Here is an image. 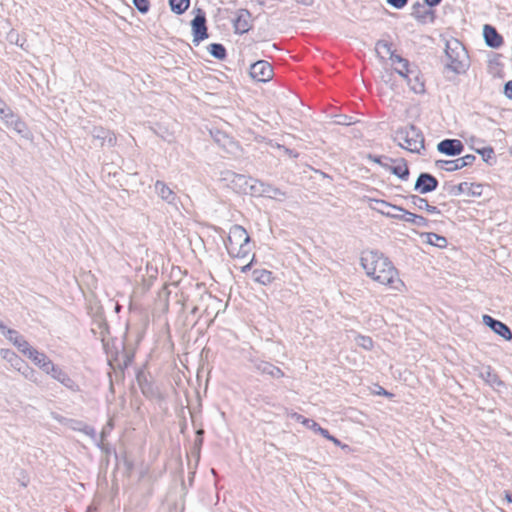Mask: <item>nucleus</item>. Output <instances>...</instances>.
Masks as SVG:
<instances>
[{
    "mask_svg": "<svg viewBox=\"0 0 512 512\" xmlns=\"http://www.w3.org/2000/svg\"><path fill=\"white\" fill-rule=\"evenodd\" d=\"M291 417L296 420L297 422L303 424V421H307L308 418H305L304 416H302L301 414H298V413H293L291 415Z\"/></svg>",
    "mask_w": 512,
    "mask_h": 512,
    "instance_id": "47",
    "label": "nucleus"
},
{
    "mask_svg": "<svg viewBox=\"0 0 512 512\" xmlns=\"http://www.w3.org/2000/svg\"><path fill=\"white\" fill-rule=\"evenodd\" d=\"M193 43L198 45L201 41L208 38L206 17L205 14L199 10L198 14L191 21Z\"/></svg>",
    "mask_w": 512,
    "mask_h": 512,
    "instance_id": "13",
    "label": "nucleus"
},
{
    "mask_svg": "<svg viewBox=\"0 0 512 512\" xmlns=\"http://www.w3.org/2000/svg\"><path fill=\"white\" fill-rule=\"evenodd\" d=\"M394 140L398 145L412 153L424 150V136L414 125L398 128L394 133Z\"/></svg>",
    "mask_w": 512,
    "mask_h": 512,
    "instance_id": "4",
    "label": "nucleus"
},
{
    "mask_svg": "<svg viewBox=\"0 0 512 512\" xmlns=\"http://www.w3.org/2000/svg\"><path fill=\"white\" fill-rule=\"evenodd\" d=\"M422 237H424L425 242L430 245H433V246H436L439 248H444L447 246V239L443 236L436 234V233H432V232L424 233V234H422Z\"/></svg>",
    "mask_w": 512,
    "mask_h": 512,
    "instance_id": "30",
    "label": "nucleus"
},
{
    "mask_svg": "<svg viewBox=\"0 0 512 512\" xmlns=\"http://www.w3.org/2000/svg\"><path fill=\"white\" fill-rule=\"evenodd\" d=\"M18 372L21 373L22 376L27 380L33 383H38L36 371L32 367H30L26 362L23 364V366H21V369L18 370Z\"/></svg>",
    "mask_w": 512,
    "mask_h": 512,
    "instance_id": "35",
    "label": "nucleus"
},
{
    "mask_svg": "<svg viewBox=\"0 0 512 512\" xmlns=\"http://www.w3.org/2000/svg\"><path fill=\"white\" fill-rule=\"evenodd\" d=\"M504 93L509 98L512 99V80L508 81L504 86Z\"/></svg>",
    "mask_w": 512,
    "mask_h": 512,
    "instance_id": "45",
    "label": "nucleus"
},
{
    "mask_svg": "<svg viewBox=\"0 0 512 512\" xmlns=\"http://www.w3.org/2000/svg\"><path fill=\"white\" fill-rule=\"evenodd\" d=\"M388 170L402 180H407L409 169L405 161L401 160L398 164L389 166Z\"/></svg>",
    "mask_w": 512,
    "mask_h": 512,
    "instance_id": "31",
    "label": "nucleus"
},
{
    "mask_svg": "<svg viewBox=\"0 0 512 512\" xmlns=\"http://www.w3.org/2000/svg\"><path fill=\"white\" fill-rule=\"evenodd\" d=\"M209 52L215 58L222 60L226 57V49L222 44L213 43L209 46Z\"/></svg>",
    "mask_w": 512,
    "mask_h": 512,
    "instance_id": "37",
    "label": "nucleus"
},
{
    "mask_svg": "<svg viewBox=\"0 0 512 512\" xmlns=\"http://www.w3.org/2000/svg\"><path fill=\"white\" fill-rule=\"evenodd\" d=\"M89 134L99 147H104L105 145L113 147L116 145L117 137L115 133L104 127L95 126L89 131Z\"/></svg>",
    "mask_w": 512,
    "mask_h": 512,
    "instance_id": "10",
    "label": "nucleus"
},
{
    "mask_svg": "<svg viewBox=\"0 0 512 512\" xmlns=\"http://www.w3.org/2000/svg\"><path fill=\"white\" fill-rule=\"evenodd\" d=\"M254 368L259 373L269 375L272 378H281L284 376V372L279 367L266 361L255 362Z\"/></svg>",
    "mask_w": 512,
    "mask_h": 512,
    "instance_id": "20",
    "label": "nucleus"
},
{
    "mask_svg": "<svg viewBox=\"0 0 512 512\" xmlns=\"http://www.w3.org/2000/svg\"><path fill=\"white\" fill-rule=\"evenodd\" d=\"M469 66L470 60L465 47L457 40L447 42L446 67L456 74H463Z\"/></svg>",
    "mask_w": 512,
    "mask_h": 512,
    "instance_id": "2",
    "label": "nucleus"
},
{
    "mask_svg": "<svg viewBox=\"0 0 512 512\" xmlns=\"http://www.w3.org/2000/svg\"><path fill=\"white\" fill-rule=\"evenodd\" d=\"M250 17L251 15L248 10H240L234 21L235 30L241 34L247 32L251 27Z\"/></svg>",
    "mask_w": 512,
    "mask_h": 512,
    "instance_id": "21",
    "label": "nucleus"
},
{
    "mask_svg": "<svg viewBox=\"0 0 512 512\" xmlns=\"http://www.w3.org/2000/svg\"><path fill=\"white\" fill-rule=\"evenodd\" d=\"M441 1L442 0H424V2L430 7L438 5Z\"/></svg>",
    "mask_w": 512,
    "mask_h": 512,
    "instance_id": "49",
    "label": "nucleus"
},
{
    "mask_svg": "<svg viewBox=\"0 0 512 512\" xmlns=\"http://www.w3.org/2000/svg\"><path fill=\"white\" fill-rule=\"evenodd\" d=\"M0 118L6 123V125L19 134L26 132L27 128L23 121L19 119L17 115L0 99Z\"/></svg>",
    "mask_w": 512,
    "mask_h": 512,
    "instance_id": "8",
    "label": "nucleus"
},
{
    "mask_svg": "<svg viewBox=\"0 0 512 512\" xmlns=\"http://www.w3.org/2000/svg\"><path fill=\"white\" fill-rule=\"evenodd\" d=\"M411 202L414 205V207L422 210L425 209L428 213L431 214H439L440 211L436 206H432L428 203V201L424 198H421L417 195L411 196Z\"/></svg>",
    "mask_w": 512,
    "mask_h": 512,
    "instance_id": "26",
    "label": "nucleus"
},
{
    "mask_svg": "<svg viewBox=\"0 0 512 512\" xmlns=\"http://www.w3.org/2000/svg\"><path fill=\"white\" fill-rule=\"evenodd\" d=\"M5 337L17 348L25 339L18 331L10 329L6 331Z\"/></svg>",
    "mask_w": 512,
    "mask_h": 512,
    "instance_id": "38",
    "label": "nucleus"
},
{
    "mask_svg": "<svg viewBox=\"0 0 512 512\" xmlns=\"http://www.w3.org/2000/svg\"><path fill=\"white\" fill-rule=\"evenodd\" d=\"M169 4L174 13L181 15L189 8L190 0H169Z\"/></svg>",
    "mask_w": 512,
    "mask_h": 512,
    "instance_id": "34",
    "label": "nucleus"
},
{
    "mask_svg": "<svg viewBox=\"0 0 512 512\" xmlns=\"http://www.w3.org/2000/svg\"><path fill=\"white\" fill-rule=\"evenodd\" d=\"M392 65L394 66V70L403 77L407 83L410 85L411 76L417 78V70L415 68L410 67V63L407 59L403 58L400 55L392 56Z\"/></svg>",
    "mask_w": 512,
    "mask_h": 512,
    "instance_id": "15",
    "label": "nucleus"
},
{
    "mask_svg": "<svg viewBox=\"0 0 512 512\" xmlns=\"http://www.w3.org/2000/svg\"><path fill=\"white\" fill-rule=\"evenodd\" d=\"M379 205H380V207H379V208H375L378 212H379V209H383V210H385V211H387V212L393 213V212H392V210H393L392 208H387V207H385V206H382L381 204H379Z\"/></svg>",
    "mask_w": 512,
    "mask_h": 512,
    "instance_id": "52",
    "label": "nucleus"
},
{
    "mask_svg": "<svg viewBox=\"0 0 512 512\" xmlns=\"http://www.w3.org/2000/svg\"><path fill=\"white\" fill-rule=\"evenodd\" d=\"M437 166L446 171L452 172L463 168V163L460 159L456 160H439L436 162Z\"/></svg>",
    "mask_w": 512,
    "mask_h": 512,
    "instance_id": "32",
    "label": "nucleus"
},
{
    "mask_svg": "<svg viewBox=\"0 0 512 512\" xmlns=\"http://www.w3.org/2000/svg\"><path fill=\"white\" fill-rule=\"evenodd\" d=\"M250 266H251V263H249V264L245 265V266L242 268V271H243V272L247 271V270L250 268Z\"/></svg>",
    "mask_w": 512,
    "mask_h": 512,
    "instance_id": "56",
    "label": "nucleus"
},
{
    "mask_svg": "<svg viewBox=\"0 0 512 512\" xmlns=\"http://www.w3.org/2000/svg\"><path fill=\"white\" fill-rule=\"evenodd\" d=\"M135 7L141 13H147L150 8L149 0H133Z\"/></svg>",
    "mask_w": 512,
    "mask_h": 512,
    "instance_id": "41",
    "label": "nucleus"
},
{
    "mask_svg": "<svg viewBox=\"0 0 512 512\" xmlns=\"http://www.w3.org/2000/svg\"><path fill=\"white\" fill-rule=\"evenodd\" d=\"M483 322L487 326H489L496 334L500 335L505 340L512 339V332H511L510 328L506 324L502 323L501 321H498L489 315H484Z\"/></svg>",
    "mask_w": 512,
    "mask_h": 512,
    "instance_id": "18",
    "label": "nucleus"
},
{
    "mask_svg": "<svg viewBox=\"0 0 512 512\" xmlns=\"http://www.w3.org/2000/svg\"><path fill=\"white\" fill-rule=\"evenodd\" d=\"M53 418L57 420L60 423H63L65 425H68L73 430L82 431L86 435H89L91 437H95V430L91 426H88L82 422L72 420V419H66L60 415H53Z\"/></svg>",
    "mask_w": 512,
    "mask_h": 512,
    "instance_id": "19",
    "label": "nucleus"
},
{
    "mask_svg": "<svg viewBox=\"0 0 512 512\" xmlns=\"http://www.w3.org/2000/svg\"><path fill=\"white\" fill-rule=\"evenodd\" d=\"M28 359H30L42 371L49 368V365L52 362L45 353L40 352L37 349H35L32 354L30 353V357Z\"/></svg>",
    "mask_w": 512,
    "mask_h": 512,
    "instance_id": "24",
    "label": "nucleus"
},
{
    "mask_svg": "<svg viewBox=\"0 0 512 512\" xmlns=\"http://www.w3.org/2000/svg\"><path fill=\"white\" fill-rule=\"evenodd\" d=\"M411 88L415 91V92H420L423 90V86L420 85V89H418L416 86H411Z\"/></svg>",
    "mask_w": 512,
    "mask_h": 512,
    "instance_id": "54",
    "label": "nucleus"
},
{
    "mask_svg": "<svg viewBox=\"0 0 512 512\" xmlns=\"http://www.w3.org/2000/svg\"><path fill=\"white\" fill-rule=\"evenodd\" d=\"M296 2L308 6L312 4L313 0H296Z\"/></svg>",
    "mask_w": 512,
    "mask_h": 512,
    "instance_id": "51",
    "label": "nucleus"
},
{
    "mask_svg": "<svg viewBox=\"0 0 512 512\" xmlns=\"http://www.w3.org/2000/svg\"><path fill=\"white\" fill-rule=\"evenodd\" d=\"M412 15H413L415 18H418V19H424V16H420V15H418L416 11H414V12L412 13Z\"/></svg>",
    "mask_w": 512,
    "mask_h": 512,
    "instance_id": "55",
    "label": "nucleus"
},
{
    "mask_svg": "<svg viewBox=\"0 0 512 512\" xmlns=\"http://www.w3.org/2000/svg\"><path fill=\"white\" fill-rule=\"evenodd\" d=\"M467 186H468V183H466V182H463L460 184H447L445 186V189L450 195L459 196L465 191Z\"/></svg>",
    "mask_w": 512,
    "mask_h": 512,
    "instance_id": "36",
    "label": "nucleus"
},
{
    "mask_svg": "<svg viewBox=\"0 0 512 512\" xmlns=\"http://www.w3.org/2000/svg\"><path fill=\"white\" fill-rule=\"evenodd\" d=\"M1 357L6 360L10 366L15 370H20L21 366L25 363V361L20 358L14 351L10 349H2L0 351Z\"/></svg>",
    "mask_w": 512,
    "mask_h": 512,
    "instance_id": "23",
    "label": "nucleus"
},
{
    "mask_svg": "<svg viewBox=\"0 0 512 512\" xmlns=\"http://www.w3.org/2000/svg\"><path fill=\"white\" fill-rule=\"evenodd\" d=\"M252 275L254 281L262 285H268L274 280L272 272L265 269H255Z\"/></svg>",
    "mask_w": 512,
    "mask_h": 512,
    "instance_id": "29",
    "label": "nucleus"
},
{
    "mask_svg": "<svg viewBox=\"0 0 512 512\" xmlns=\"http://www.w3.org/2000/svg\"><path fill=\"white\" fill-rule=\"evenodd\" d=\"M270 199L283 201L286 198V192L282 191L281 189L269 184V183H263V196Z\"/></svg>",
    "mask_w": 512,
    "mask_h": 512,
    "instance_id": "25",
    "label": "nucleus"
},
{
    "mask_svg": "<svg viewBox=\"0 0 512 512\" xmlns=\"http://www.w3.org/2000/svg\"><path fill=\"white\" fill-rule=\"evenodd\" d=\"M388 4H390L392 7L396 8V9H401L403 8L408 0H386Z\"/></svg>",
    "mask_w": 512,
    "mask_h": 512,
    "instance_id": "42",
    "label": "nucleus"
},
{
    "mask_svg": "<svg viewBox=\"0 0 512 512\" xmlns=\"http://www.w3.org/2000/svg\"><path fill=\"white\" fill-rule=\"evenodd\" d=\"M481 377L492 387H500L503 386V381L500 380L498 375L492 371L490 367H486L484 371L481 372Z\"/></svg>",
    "mask_w": 512,
    "mask_h": 512,
    "instance_id": "28",
    "label": "nucleus"
},
{
    "mask_svg": "<svg viewBox=\"0 0 512 512\" xmlns=\"http://www.w3.org/2000/svg\"><path fill=\"white\" fill-rule=\"evenodd\" d=\"M437 149L443 154L456 156L462 153L464 145L458 139H445L438 143Z\"/></svg>",
    "mask_w": 512,
    "mask_h": 512,
    "instance_id": "17",
    "label": "nucleus"
},
{
    "mask_svg": "<svg viewBox=\"0 0 512 512\" xmlns=\"http://www.w3.org/2000/svg\"><path fill=\"white\" fill-rule=\"evenodd\" d=\"M361 266L366 275L375 282L385 285L391 290L402 292L405 288L398 270L393 263L378 251H366L361 257Z\"/></svg>",
    "mask_w": 512,
    "mask_h": 512,
    "instance_id": "1",
    "label": "nucleus"
},
{
    "mask_svg": "<svg viewBox=\"0 0 512 512\" xmlns=\"http://www.w3.org/2000/svg\"><path fill=\"white\" fill-rule=\"evenodd\" d=\"M484 38L486 44L492 48L500 47L503 42L502 37L498 34L496 29L490 25L484 26Z\"/></svg>",
    "mask_w": 512,
    "mask_h": 512,
    "instance_id": "22",
    "label": "nucleus"
},
{
    "mask_svg": "<svg viewBox=\"0 0 512 512\" xmlns=\"http://www.w3.org/2000/svg\"><path fill=\"white\" fill-rule=\"evenodd\" d=\"M43 372L60 382L68 389L72 391L79 390L78 385L69 377V375L53 362H51L49 368L45 369Z\"/></svg>",
    "mask_w": 512,
    "mask_h": 512,
    "instance_id": "12",
    "label": "nucleus"
},
{
    "mask_svg": "<svg viewBox=\"0 0 512 512\" xmlns=\"http://www.w3.org/2000/svg\"><path fill=\"white\" fill-rule=\"evenodd\" d=\"M250 237L247 231L240 225H233L225 242L228 254L231 257L244 258L250 252Z\"/></svg>",
    "mask_w": 512,
    "mask_h": 512,
    "instance_id": "3",
    "label": "nucleus"
},
{
    "mask_svg": "<svg viewBox=\"0 0 512 512\" xmlns=\"http://www.w3.org/2000/svg\"><path fill=\"white\" fill-rule=\"evenodd\" d=\"M438 186V180L429 173H421L415 183L414 189L420 194L434 191Z\"/></svg>",
    "mask_w": 512,
    "mask_h": 512,
    "instance_id": "16",
    "label": "nucleus"
},
{
    "mask_svg": "<svg viewBox=\"0 0 512 512\" xmlns=\"http://www.w3.org/2000/svg\"><path fill=\"white\" fill-rule=\"evenodd\" d=\"M303 425L308 429L313 430L315 433L317 432V428L320 426L317 422L312 419H307V421H303Z\"/></svg>",
    "mask_w": 512,
    "mask_h": 512,
    "instance_id": "44",
    "label": "nucleus"
},
{
    "mask_svg": "<svg viewBox=\"0 0 512 512\" xmlns=\"http://www.w3.org/2000/svg\"><path fill=\"white\" fill-rule=\"evenodd\" d=\"M373 201L376 204H381L382 206H385L387 208H392L394 211L398 212V213H390L383 209H379V213H381L382 215H384L386 217L397 219V220H402V221L411 223L417 227H428V220L421 215H417L412 212H409V211L405 210L404 208L397 206V205H393L391 203H388L385 200L375 199Z\"/></svg>",
    "mask_w": 512,
    "mask_h": 512,
    "instance_id": "5",
    "label": "nucleus"
},
{
    "mask_svg": "<svg viewBox=\"0 0 512 512\" xmlns=\"http://www.w3.org/2000/svg\"><path fill=\"white\" fill-rule=\"evenodd\" d=\"M329 441L333 442L335 445L337 446H340L342 449H345V448H348V445L346 444H342L340 442V440H338L337 438H335L334 436H331V438L329 439Z\"/></svg>",
    "mask_w": 512,
    "mask_h": 512,
    "instance_id": "48",
    "label": "nucleus"
},
{
    "mask_svg": "<svg viewBox=\"0 0 512 512\" xmlns=\"http://www.w3.org/2000/svg\"><path fill=\"white\" fill-rule=\"evenodd\" d=\"M505 499L508 503H512V495L509 492H505Z\"/></svg>",
    "mask_w": 512,
    "mask_h": 512,
    "instance_id": "53",
    "label": "nucleus"
},
{
    "mask_svg": "<svg viewBox=\"0 0 512 512\" xmlns=\"http://www.w3.org/2000/svg\"><path fill=\"white\" fill-rule=\"evenodd\" d=\"M9 330H10V328H7L4 325L3 321L0 319V331H1V333L5 336L6 333H7L6 331H9Z\"/></svg>",
    "mask_w": 512,
    "mask_h": 512,
    "instance_id": "50",
    "label": "nucleus"
},
{
    "mask_svg": "<svg viewBox=\"0 0 512 512\" xmlns=\"http://www.w3.org/2000/svg\"><path fill=\"white\" fill-rule=\"evenodd\" d=\"M252 177H248L242 174H237L231 170H224L220 174V180L225 182L237 193L245 194L248 190V185L251 182Z\"/></svg>",
    "mask_w": 512,
    "mask_h": 512,
    "instance_id": "6",
    "label": "nucleus"
},
{
    "mask_svg": "<svg viewBox=\"0 0 512 512\" xmlns=\"http://www.w3.org/2000/svg\"><path fill=\"white\" fill-rule=\"evenodd\" d=\"M0 118L6 123V125L19 134L26 132L27 128L23 121L19 119L17 115L0 99Z\"/></svg>",
    "mask_w": 512,
    "mask_h": 512,
    "instance_id": "9",
    "label": "nucleus"
},
{
    "mask_svg": "<svg viewBox=\"0 0 512 512\" xmlns=\"http://www.w3.org/2000/svg\"><path fill=\"white\" fill-rule=\"evenodd\" d=\"M316 433H319L320 435H322L327 440H329L331 438V436H332V435H330V433H329V431L327 429H324L321 426H319L317 428V432Z\"/></svg>",
    "mask_w": 512,
    "mask_h": 512,
    "instance_id": "46",
    "label": "nucleus"
},
{
    "mask_svg": "<svg viewBox=\"0 0 512 512\" xmlns=\"http://www.w3.org/2000/svg\"><path fill=\"white\" fill-rule=\"evenodd\" d=\"M250 76L256 81L268 82L273 77V68L269 62L259 60L251 65Z\"/></svg>",
    "mask_w": 512,
    "mask_h": 512,
    "instance_id": "11",
    "label": "nucleus"
},
{
    "mask_svg": "<svg viewBox=\"0 0 512 512\" xmlns=\"http://www.w3.org/2000/svg\"><path fill=\"white\" fill-rule=\"evenodd\" d=\"M154 191L161 200L178 210L179 197L164 181L157 180Z\"/></svg>",
    "mask_w": 512,
    "mask_h": 512,
    "instance_id": "14",
    "label": "nucleus"
},
{
    "mask_svg": "<svg viewBox=\"0 0 512 512\" xmlns=\"http://www.w3.org/2000/svg\"><path fill=\"white\" fill-rule=\"evenodd\" d=\"M17 349L19 350V352H21L24 356H26L27 358L30 357V353L32 354V352L35 350L34 347H32L27 341L26 339H24L22 341V343L19 345V347H17Z\"/></svg>",
    "mask_w": 512,
    "mask_h": 512,
    "instance_id": "40",
    "label": "nucleus"
},
{
    "mask_svg": "<svg viewBox=\"0 0 512 512\" xmlns=\"http://www.w3.org/2000/svg\"><path fill=\"white\" fill-rule=\"evenodd\" d=\"M263 181L251 178V182L248 185V190L245 194H249L254 197H262L263 196Z\"/></svg>",
    "mask_w": 512,
    "mask_h": 512,
    "instance_id": "33",
    "label": "nucleus"
},
{
    "mask_svg": "<svg viewBox=\"0 0 512 512\" xmlns=\"http://www.w3.org/2000/svg\"><path fill=\"white\" fill-rule=\"evenodd\" d=\"M0 118L6 123V125L19 134L26 132L27 128L23 121L19 119L17 115L0 99Z\"/></svg>",
    "mask_w": 512,
    "mask_h": 512,
    "instance_id": "7",
    "label": "nucleus"
},
{
    "mask_svg": "<svg viewBox=\"0 0 512 512\" xmlns=\"http://www.w3.org/2000/svg\"><path fill=\"white\" fill-rule=\"evenodd\" d=\"M355 341L358 346L365 350H371L373 348V341L369 336L357 335Z\"/></svg>",
    "mask_w": 512,
    "mask_h": 512,
    "instance_id": "39",
    "label": "nucleus"
},
{
    "mask_svg": "<svg viewBox=\"0 0 512 512\" xmlns=\"http://www.w3.org/2000/svg\"><path fill=\"white\" fill-rule=\"evenodd\" d=\"M375 50L379 57L384 59L385 57L389 56L391 61H392V56L398 55V54H395L394 51L392 50V44H390L384 40L378 41L376 43Z\"/></svg>",
    "mask_w": 512,
    "mask_h": 512,
    "instance_id": "27",
    "label": "nucleus"
},
{
    "mask_svg": "<svg viewBox=\"0 0 512 512\" xmlns=\"http://www.w3.org/2000/svg\"><path fill=\"white\" fill-rule=\"evenodd\" d=\"M459 159H460L461 163H463V167H465V166H468V165H472L473 162L475 161L476 157L474 155L468 154V155H465L464 157H461Z\"/></svg>",
    "mask_w": 512,
    "mask_h": 512,
    "instance_id": "43",
    "label": "nucleus"
}]
</instances>
